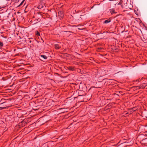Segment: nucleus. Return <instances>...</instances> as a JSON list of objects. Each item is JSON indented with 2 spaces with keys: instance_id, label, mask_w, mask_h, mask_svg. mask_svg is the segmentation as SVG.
<instances>
[{
  "instance_id": "a878e982",
  "label": "nucleus",
  "mask_w": 147,
  "mask_h": 147,
  "mask_svg": "<svg viewBox=\"0 0 147 147\" xmlns=\"http://www.w3.org/2000/svg\"><path fill=\"white\" fill-rule=\"evenodd\" d=\"M40 59L41 61H44L43 60V59H40V58H39Z\"/></svg>"
},
{
  "instance_id": "f257e3e1",
  "label": "nucleus",
  "mask_w": 147,
  "mask_h": 147,
  "mask_svg": "<svg viewBox=\"0 0 147 147\" xmlns=\"http://www.w3.org/2000/svg\"><path fill=\"white\" fill-rule=\"evenodd\" d=\"M108 80V79H104L103 81H99L97 82L95 85L96 87L97 88H100L103 87L105 85L106 82H105L104 80ZM111 80V79H109Z\"/></svg>"
},
{
  "instance_id": "20e7f679",
  "label": "nucleus",
  "mask_w": 147,
  "mask_h": 147,
  "mask_svg": "<svg viewBox=\"0 0 147 147\" xmlns=\"http://www.w3.org/2000/svg\"><path fill=\"white\" fill-rule=\"evenodd\" d=\"M78 93L79 96H84L85 94L84 91L82 90H78Z\"/></svg>"
},
{
  "instance_id": "f3484780",
  "label": "nucleus",
  "mask_w": 147,
  "mask_h": 147,
  "mask_svg": "<svg viewBox=\"0 0 147 147\" xmlns=\"http://www.w3.org/2000/svg\"><path fill=\"white\" fill-rule=\"evenodd\" d=\"M3 46V42L0 41V47H2Z\"/></svg>"
},
{
  "instance_id": "2eb2a0df",
  "label": "nucleus",
  "mask_w": 147,
  "mask_h": 147,
  "mask_svg": "<svg viewBox=\"0 0 147 147\" xmlns=\"http://www.w3.org/2000/svg\"><path fill=\"white\" fill-rule=\"evenodd\" d=\"M26 123V122H25V121L24 120H23L21 122V123H19V124L20 125H22V124H24V125Z\"/></svg>"
},
{
  "instance_id": "9b49d317",
  "label": "nucleus",
  "mask_w": 147,
  "mask_h": 147,
  "mask_svg": "<svg viewBox=\"0 0 147 147\" xmlns=\"http://www.w3.org/2000/svg\"><path fill=\"white\" fill-rule=\"evenodd\" d=\"M55 47L56 49H58L61 48V46L59 44H55Z\"/></svg>"
},
{
  "instance_id": "aec40b11",
  "label": "nucleus",
  "mask_w": 147,
  "mask_h": 147,
  "mask_svg": "<svg viewBox=\"0 0 147 147\" xmlns=\"http://www.w3.org/2000/svg\"><path fill=\"white\" fill-rule=\"evenodd\" d=\"M25 0H23V1L21 2L20 4L19 5V6H20L22 5V4L24 2V1Z\"/></svg>"
},
{
  "instance_id": "6ab92c4d",
  "label": "nucleus",
  "mask_w": 147,
  "mask_h": 147,
  "mask_svg": "<svg viewBox=\"0 0 147 147\" xmlns=\"http://www.w3.org/2000/svg\"><path fill=\"white\" fill-rule=\"evenodd\" d=\"M5 7V6L4 5H2L0 6V9Z\"/></svg>"
},
{
  "instance_id": "5701e85b",
  "label": "nucleus",
  "mask_w": 147,
  "mask_h": 147,
  "mask_svg": "<svg viewBox=\"0 0 147 147\" xmlns=\"http://www.w3.org/2000/svg\"><path fill=\"white\" fill-rule=\"evenodd\" d=\"M115 50H116L115 51L117 52H118V51H119V50H118V49H115Z\"/></svg>"
},
{
  "instance_id": "c85d7f7f",
  "label": "nucleus",
  "mask_w": 147,
  "mask_h": 147,
  "mask_svg": "<svg viewBox=\"0 0 147 147\" xmlns=\"http://www.w3.org/2000/svg\"><path fill=\"white\" fill-rule=\"evenodd\" d=\"M60 147V146H59V147Z\"/></svg>"
},
{
  "instance_id": "dca6fc26",
  "label": "nucleus",
  "mask_w": 147,
  "mask_h": 147,
  "mask_svg": "<svg viewBox=\"0 0 147 147\" xmlns=\"http://www.w3.org/2000/svg\"><path fill=\"white\" fill-rule=\"evenodd\" d=\"M37 36H40V32L38 31H36L35 32Z\"/></svg>"
},
{
  "instance_id": "ddd939ff",
  "label": "nucleus",
  "mask_w": 147,
  "mask_h": 147,
  "mask_svg": "<svg viewBox=\"0 0 147 147\" xmlns=\"http://www.w3.org/2000/svg\"><path fill=\"white\" fill-rule=\"evenodd\" d=\"M39 56L44 59H47V57L45 55H40Z\"/></svg>"
},
{
  "instance_id": "0eeeda50",
  "label": "nucleus",
  "mask_w": 147,
  "mask_h": 147,
  "mask_svg": "<svg viewBox=\"0 0 147 147\" xmlns=\"http://www.w3.org/2000/svg\"><path fill=\"white\" fill-rule=\"evenodd\" d=\"M67 69L69 71H73L75 69V68L74 66H69L67 67Z\"/></svg>"
},
{
  "instance_id": "393cba45",
  "label": "nucleus",
  "mask_w": 147,
  "mask_h": 147,
  "mask_svg": "<svg viewBox=\"0 0 147 147\" xmlns=\"http://www.w3.org/2000/svg\"><path fill=\"white\" fill-rule=\"evenodd\" d=\"M15 1H16V2H18L19 0H15Z\"/></svg>"
},
{
  "instance_id": "4468645a",
  "label": "nucleus",
  "mask_w": 147,
  "mask_h": 147,
  "mask_svg": "<svg viewBox=\"0 0 147 147\" xmlns=\"http://www.w3.org/2000/svg\"><path fill=\"white\" fill-rule=\"evenodd\" d=\"M111 19L110 18L108 20H105V21L104 22V24L108 23L110 22L111 21Z\"/></svg>"
},
{
  "instance_id": "4be33fe9",
  "label": "nucleus",
  "mask_w": 147,
  "mask_h": 147,
  "mask_svg": "<svg viewBox=\"0 0 147 147\" xmlns=\"http://www.w3.org/2000/svg\"><path fill=\"white\" fill-rule=\"evenodd\" d=\"M41 12H38L37 13H36V14H38V15H41Z\"/></svg>"
},
{
  "instance_id": "cd10ccee",
  "label": "nucleus",
  "mask_w": 147,
  "mask_h": 147,
  "mask_svg": "<svg viewBox=\"0 0 147 147\" xmlns=\"http://www.w3.org/2000/svg\"><path fill=\"white\" fill-rule=\"evenodd\" d=\"M129 9H131V8H129Z\"/></svg>"
},
{
  "instance_id": "f03ea898",
  "label": "nucleus",
  "mask_w": 147,
  "mask_h": 147,
  "mask_svg": "<svg viewBox=\"0 0 147 147\" xmlns=\"http://www.w3.org/2000/svg\"><path fill=\"white\" fill-rule=\"evenodd\" d=\"M128 0H120V2L117 4V5H121V7L123 8H125L126 9H127V2Z\"/></svg>"
},
{
  "instance_id": "b1692460",
  "label": "nucleus",
  "mask_w": 147,
  "mask_h": 147,
  "mask_svg": "<svg viewBox=\"0 0 147 147\" xmlns=\"http://www.w3.org/2000/svg\"><path fill=\"white\" fill-rule=\"evenodd\" d=\"M128 114V112H127L125 114V115H124V116L125 117H126L127 116V115H127V114Z\"/></svg>"
},
{
  "instance_id": "bb28decb",
  "label": "nucleus",
  "mask_w": 147,
  "mask_h": 147,
  "mask_svg": "<svg viewBox=\"0 0 147 147\" xmlns=\"http://www.w3.org/2000/svg\"><path fill=\"white\" fill-rule=\"evenodd\" d=\"M65 109V108H61V109Z\"/></svg>"
},
{
  "instance_id": "423d86ee",
  "label": "nucleus",
  "mask_w": 147,
  "mask_h": 147,
  "mask_svg": "<svg viewBox=\"0 0 147 147\" xmlns=\"http://www.w3.org/2000/svg\"><path fill=\"white\" fill-rule=\"evenodd\" d=\"M147 85V84L146 83H144L141 84L140 86H138V89H140V88H145Z\"/></svg>"
},
{
  "instance_id": "f8f14e48",
  "label": "nucleus",
  "mask_w": 147,
  "mask_h": 147,
  "mask_svg": "<svg viewBox=\"0 0 147 147\" xmlns=\"http://www.w3.org/2000/svg\"><path fill=\"white\" fill-rule=\"evenodd\" d=\"M109 11L112 14L116 13H117L115 11V10L113 9H109Z\"/></svg>"
},
{
  "instance_id": "7ed1b4c3",
  "label": "nucleus",
  "mask_w": 147,
  "mask_h": 147,
  "mask_svg": "<svg viewBox=\"0 0 147 147\" xmlns=\"http://www.w3.org/2000/svg\"><path fill=\"white\" fill-rule=\"evenodd\" d=\"M45 3L43 0L40 1L39 3L37 8L39 9H40L45 6Z\"/></svg>"
},
{
  "instance_id": "39448f33",
  "label": "nucleus",
  "mask_w": 147,
  "mask_h": 147,
  "mask_svg": "<svg viewBox=\"0 0 147 147\" xmlns=\"http://www.w3.org/2000/svg\"><path fill=\"white\" fill-rule=\"evenodd\" d=\"M47 145L48 147H53L54 145V142H53L50 141L47 142Z\"/></svg>"
},
{
  "instance_id": "1a4fd4ad",
  "label": "nucleus",
  "mask_w": 147,
  "mask_h": 147,
  "mask_svg": "<svg viewBox=\"0 0 147 147\" xmlns=\"http://www.w3.org/2000/svg\"><path fill=\"white\" fill-rule=\"evenodd\" d=\"M58 16L62 18L64 16V13L61 11H59L58 12Z\"/></svg>"
},
{
  "instance_id": "9d476101",
  "label": "nucleus",
  "mask_w": 147,
  "mask_h": 147,
  "mask_svg": "<svg viewBox=\"0 0 147 147\" xmlns=\"http://www.w3.org/2000/svg\"><path fill=\"white\" fill-rule=\"evenodd\" d=\"M112 105L111 103H109L105 107L106 109H110L112 107Z\"/></svg>"
},
{
  "instance_id": "6e6552de",
  "label": "nucleus",
  "mask_w": 147,
  "mask_h": 147,
  "mask_svg": "<svg viewBox=\"0 0 147 147\" xmlns=\"http://www.w3.org/2000/svg\"><path fill=\"white\" fill-rule=\"evenodd\" d=\"M136 110V107H133V108H131V109H129V112H130V114L132 113Z\"/></svg>"
},
{
  "instance_id": "412c9836",
  "label": "nucleus",
  "mask_w": 147,
  "mask_h": 147,
  "mask_svg": "<svg viewBox=\"0 0 147 147\" xmlns=\"http://www.w3.org/2000/svg\"><path fill=\"white\" fill-rule=\"evenodd\" d=\"M28 42L30 43H31L32 41L30 39H29L28 40H27Z\"/></svg>"
},
{
  "instance_id": "a211bd4d",
  "label": "nucleus",
  "mask_w": 147,
  "mask_h": 147,
  "mask_svg": "<svg viewBox=\"0 0 147 147\" xmlns=\"http://www.w3.org/2000/svg\"><path fill=\"white\" fill-rule=\"evenodd\" d=\"M37 22L36 23L38 22H39L40 21V18H38L37 19H36Z\"/></svg>"
}]
</instances>
